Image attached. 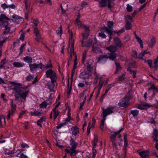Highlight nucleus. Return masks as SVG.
I'll return each mask as SVG.
<instances>
[{"label": "nucleus", "instance_id": "obj_53", "mask_svg": "<svg viewBox=\"0 0 158 158\" xmlns=\"http://www.w3.org/2000/svg\"><path fill=\"white\" fill-rule=\"evenodd\" d=\"M152 89H154L157 92H158V88L153 85H151V87L148 89V90H150Z\"/></svg>", "mask_w": 158, "mask_h": 158}, {"label": "nucleus", "instance_id": "obj_28", "mask_svg": "<svg viewBox=\"0 0 158 158\" xmlns=\"http://www.w3.org/2000/svg\"><path fill=\"white\" fill-rule=\"evenodd\" d=\"M153 140L156 142H157L158 140V131L155 129L154 130L153 133Z\"/></svg>", "mask_w": 158, "mask_h": 158}, {"label": "nucleus", "instance_id": "obj_29", "mask_svg": "<svg viewBox=\"0 0 158 158\" xmlns=\"http://www.w3.org/2000/svg\"><path fill=\"white\" fill-rule=\"evenodd\" d=\"M24 2L25 4V8L27 12H28L30 8V2L29 0H24Z\"/></svg>", "mask_w": 158, "mask_h": 158}, {"label": "nucleus", "instance_id": "obj_11", "mask_svg": "<svg viewBox=\"0 0 158 158\" xmlns=\"http://www.w3.org/2000/svg\"><path fill=\"white\" fill-rule=\"evenodd\" d=\"M97 62L100 64L105 63L108 59V56L106 55L99 56L97 58Z\"/></svg>", "mask_w": 158, "mask_h": 158}, {"label": "nucleus", "instance_id": "obj_36", "mask_svg": "<svg viewBox=\"0 0 158 158\" xmlns=\"http://www.w3.org/2000/svg\"><path fill=\"white\" fill-rule=\"evenodd\" d=\"M105 30L106 31V32L108 33L109 35V40H110L112 38L111 35L112 34L113 32V29L112 28L110 29H107V28H106Z\"/></svg>", "mask_w": 158, "mask_h": 158}, {"label": "nucleus", "instance_id": "obj_9", "mask_svg": "<svg viewBox=\"0 0 158 158\" xmlns=\"http://www.w3.org/2000/svg\"><path fill=\"white\" fill-rule=\"evenodd\" d=\"M29 66L30 68V70L31 71H33L36 70L37 69H42L43 67V64L42 63H39L38 64H36V63L33 64H29Z\"/></svg>", "mask_w": 158, "mask_h": 158}, {"label": "nucleus", "instance_id": "obj_57", "mask_svg": "<svg viewBox=\"0 0 158 158\" xmlns=\"http://www.w3.org/2000/svg\"><path fill=\"white\" fill-rule=\"evenodd\" d=\"M89 32H85L84 33H82V35L83 36V39L84 40L86 39L87 38L88 36L89 35Z\"/></svg>", "mask_w": 158, "mask_h": 158}, {"label": "nucleus", "instance_id": "obj_2", "mask_svg": "<svg viewBox=\"0 0 158 158\" xmlns=\"http://www.w3.org/2000/svg\"><path fill=\"white\" fill-rule=\"evenodd\" d=\"M12 83L14 86L13 90L17 94V95H20L21 99L25 101L30 92L29 90H28L23 92L22 90V85L19 83H15L14 82Z\"/></svg>", "mask_w": 158, "mask_h": 158}, {"label": "nucleus", "instance_id": "obj_35", "mask_svg": "<svg viewBox=\"0 0 158 158\" xmlns=\"http://www.w3.org/2000/svg\"><path fill=\"white\" fill-rule=\"evenodd\" d=\"M103 28H102L101 29L100 31H101V32L99 33H98L99 35L101 37H102L103 38H105L106 36V35L104 34V32H106V30H102Z\"/></svg>", "mask_w": 158, "mask_h": 158}, {"label": "nucleus", "instance_id": "obj_15", "mask_svg": "<svg viewBox=\"0 0 158 158\" xmlns=\"http://www.w3.org/2000/svg\"><path fill=\"white\" fill-rule=\"evenodd\" d=\"M149 152L148 151H142L139 152V155L142 158H148Z\"/></svg>", "mask_w": 158, "mask_h": 158}, {"label": "nucleus", "instance_id": "obj_40", "mask_svg": "<svg viewBox=\"0 0 158 158\" xmlns=\"http://www.w3.org/2000/svg\"><path fill=\"white\" fill-rule=\"evenodd\" d=\"M94 75L95 77L94 78V84L96 85L98 82V79H99V77H100L99 76V75L97 73H95Z\"/></svg>", "mask_w": 158, "mask_h": 158}, {"label": "nucleus", "instance_id": "obj_44", "mask_svg": "<svg viewBox=\"0 0 158 158\" xmlns=\"http://www.w3.org/2000/svg\"><path fill=\"white\" fill-rule=\"evenodd\" d=\"M49 105L48 102L46 101H44L40 105V108H46L47 105Z\"/></svg>", "mask_w": 158, "mask_h": 158}, {"label": "nucleus", "instance_id": "obj_31", "mask_svg": "<svg viewBox=\"0 0 158 158\" xmlns=\"http://www.w3.org/2000/svg\"><path fill=\"white\" fill-rule=\"evenodd\" d=\"M46 118L45 117L43 116L40 118L39 120L37 121V124L40 126L41 127H42V126L41 123H43L45 121Z\"/></svg>", "mask_w": 158, "mask_h": 158}, {"label": "nucleus", "instance_id": "obj_58", "mask_svg": "<svg viewBox=\"0 0 158 158\" xmlns=\"http://www.w3.org/2000/svg\"><path fill=\"white\" fill-rule=\"evenodd\" d=\"M124 148L123 150L124 152L126 153V147L128 145V141L127 140H124Z\"/></svg>", "mask_w": 158, "mask_h": 158}, {"label": "nucleus", "instance_id": "obj_14", "mask_svg": "<svg viewBox=\"0 0 158 158\" xmlns=\"http://www.w3.org/2000/svg\"><path fill=\"white\" fill-rule=\"evenodd\" d=\"M34 31L36 36V40L38 42L40 41L42 39V38L39 30L37 28H35L34 29Z\"/></svg>", "mask_w": 158, "mask_h": 158}, {"label": "nucleus", "instance_id": "obj_3", "mask_svg": "<svg viewBox=\"0 0 158 158\" xmlns=\"http://www.w3.org/2000/svg\"><path fill=\"white\" fill-rule=\"evenodd\" d=\"M3 25L4 26L5 31L3 32L2 35L0 37V47L2 46L3 43L6 41L8 37L6 36V34H8L10 31V27L8 22L6 21H4L3 23Z\"/></svg>", "mask_w": 158, "mask_h": 158}, {"label": "nucleus", "instance_id": "obj_55", "mask_svg": "<svg viewBox=\"0 0 158 158\" xmlns=\"http://www.w3.org/2000/svg\"><path fill=\"white\" fill-rule=\"evenodd\" d=\"M131 24L129 22H127L126 24V28L127 30H129L131 28Z\"/></svg>", "mask_w": 158, "mask_h": 158}, {"label": "nucleus", "instance_id": "obj_32", "mask_svg": "<svg viewBox=\"0 0 158 158\" xmlns=\"http://www.w3.org/2000/svg\"><path fill=\"white\" fill-rule=\"evenodd\" d=\"M106 49L109 51L114 53L117 50V47L114 46H110L109 47H107Z\"/></svg>", "mask_w": 158, "mask_h": 158}, {"label": "nucleus", "instance_id": "obj_42", "mask_svg": "<svg viewBox=\"0 0 158 158\" xmlns=\"http://www.w3.org/2000/svg\"><path fill=\"white\" fill-rule=\"evenodd\" d=\"M56 33L58 35H60L61 37V34H62V26L61 25L58 28V29L56 31Z\"/></svg>", "mask_w": 158, "mask_h": 158}, {"label": "nucleus", "instance_id": "obj_7", "mask_svg": "<svg viewBox=\"0 0 158 158\" xmlns=\"http://www.w3.org/2000/svg\"><path fill=\"white\" fill-rule=\"evenodd\" d=\"M90 75V73L86 71L81 70L79 77L81 79L84 80L85 82L86 80L89 78Z\"/></svg>", "mask_w": 158, "mask_h": 158}, {"label": "nucleus", "instance_id": "obj_43", "mask_svg": "<svg viewBox=\"0 0 158 158\" xmlns=\"http://www.w3.org/2000/svg\"><path fill=\"white\" fill-rule=\"evenodd\" d=\"M53 111L54 112V119H55L59 115V112L58 110H55V109H53Z\"/></svg>", "mask_w": 158, "mask_h": 158}, {"label": "nucleus", "instance_id": "obj_34", "mask_svg": "<svg viewBox=\"0 0 158 158\" xmlns=\"http://www.w3.org/2000/svg\"><path fill=\"white\" fill-rule=\"evenodd\" d=\"M24 61L28 63H31L32 62V59L31 57L29 56H26L23 58Z\"/></svg>", "mask_w": 158, "mask_h": 158}, {"label": "nucleus", "instance_id": "obj_47", "mask_svg": "<svg viewBox=\"0 0 158 158\" xmlns=\"http://www.w3.org/2000/svg\"><path fill=\"white\" fill-rule=\"evenodd\" d=\"M6 19L7 20H9V19L5 15L1 14L0 17V21H2V20Z\"/></svg>", "mask_w": 158, "mask_h": 158}, {"label": "nucleus", "instance_id": "obj_54", "mask_svg": "<svg viewBox=\"0 0 158 158\" xmlns=\"http://www.w3.org/2000/svg\"><path fill=\"white\" fill-rule=\"evenodd\" d=\"M126 74V73H124L121 76H119L118 77V79L119 81H122L125 79V76Z\"/></svg>", "mask_w": 158, "mask_h": 158}, {"label": "nucleus", "instance_id": "obj_56", "mask_svg": "<svg viewBox=\"0 0 158 158\" xmlns=\"http://www.w3.org/2000/svg\"><path fill=\"white\" fill-rule=\"evenodd\" d=\"M5 64V60H2L0 63V69L4 67V64Z\"/></svg>", "mask_w": 158, "mask_h": 158}, {"label": "nucleus", "instance_id": "obj_62", "mask_svg": "<svg viewBox=\"0 0 158 158\" xmlns=\"http://www.w3.org/2000/svg\"><path fill=\"white\" fill-rule=\"evenodd\" d=\"M66 125V122H65L63 123H61L59 124L57 126V128L58 129H60L63 126Z\"/></svg>", "mask_w": 158, "mask_h": 158}, {"label": "nucleus", "instance_id": "obj_33", "mask_svg": "<svg viewBox=\"0 0 158 158\" xmlns=\"http://www.w3.org/2000/svg\"><path fill=\"white\" fill-rule=\"evenodd\" d=\"M30 114L32 116H40L42 113L39 111L35 110L34 112H30Z\"/></svg>", "mask_w": 158, "mask_h": 158}, {"label": "nucleus", "instance_id": "obj_24", "mask_svg": "<svg viewBox=\"0 0 158 158\" xmlns=\"http://www.w3.org/2000/svg\"><path fill=\"white\" fill-rule=\"evenodd\" d=\"M23 18L17 15H13L12 17V20L14 22H15L16 23H19L21 19Z\"/></svg>", "mask_w": 158, "mask_h": 158}, {"label": "nucleus", "instance_id": "obj_23", "mask_svg": "<svg viewBox=\"0 0 158 158\" xmlns=\"http://www.w3.org/2000/svg\"><path fill=\"white\" fill-rule=\"evenodd\" d=\"M12 64L14 67L17 68H21L25 66V64L23 62H15Z\"/></svg>", "mask_w": 158, "mask_h": 158}, {"label": "nucleus", "instance_id": "obj_17", "mask_svg": "<svg viewBox=\"0 0 158 158\" xmlns=\"http://www.w3.org/2000/svg\"><path fill=\"white\" fill-rule=\"evenodd\" d=\"M114 41L115 45L118 47H121L123 45V43L119 38L118 37H114Z\"/></svg>", "mask_w": 158, "mask_h": 158}, {"label": "nucleus", "instance_id": "obj_38", "mask_svg": "<svg viewBox=\"0 0 158 158\" xmlns=\"http://www.w3.org/2000/svg\"><path fill=\"white\" fill-rule=\"evenodd\" d=\"M127 70L129 71L131 74H132L134 78H135L136 77L135 75L136 74V72L135 71L131 70V69L130 68H127Z\"/></svg>", "mask_w": 158, "mask_h": 158}, {"label": "nucleus", "instance_id": "obj_64", "mask_svg": "<svg viewBox=\"0 0 158 158\" xmlns=\"http://www.w3.org/2000/svg\"><path fill=\"white\" fill-rule=\"evenodd\" d=\"M33 23L34 24V25L33 26L34 27H36L39 23V21L38 19L34 20Z\"/></svg>", "mask_w": 158, "mask_h": 158}, {"label": "nucleus", "instance_id": "obj_12", "mask_svg": "<svg viewBox=\"0 0 158 158\" xmlns=\"http://www.w3.org/2000/svg\"><path fill=\"white\" fill-rule=\"evenodd\" d=\"M151 106L148 104L144 102L142 103L139 104L137 106L138 109L141 110H144L147 109Z\"/></svg>", "mask_w": 158, "mask_h": 158}, {"label": "nucleus", "instance_id": "obj_52", "mask_svg": "<svg viewBox=\"0 0 158 158\" xmlns=\"http://www.w3.org/2000/svg\"><path fill=\"white\" fill-rule=\"evenodd\" d=\"M72 89V88L71 85H70V86H69V84L68 85V89H67V90H68L67 94H68V97H69L71 94Z\"/></svg>", "mask_w": 158, "mask_h": 158}, {"label": "nucleus", "instance_id": "obj_39", "mask_svg": "<svg viewBox=\"0 0 158 158\" xmlns=\"http://www.w3.org/2000/svg\"><path fill=\"white\" fill-rule=\"evenodd\" d=\"M130 113L134 117H135L138 115L139 111L137 110H131Z\"/></svg>", "mask_w": 158, "mask_h": 158}, {"label": "nucleus", "instance_id": "obj_10", "mask_svg": "<svg viewBox=\"0 0 158 158\" xmlns=\"http://www.w3.org/2000/svg\"><path fill=\"white\" fill-rule=\"evenodd\" d=\"M69 33L70 35L69 42V47H70V51H73L74 48V41L73 39V33L71 30H69Z\"/></svg>", "mask_w": 158, "mask_h": 158}, {"label": "nucleus", "instance_id": "obj_1", "mask_svg": "<svg viewBox=\"0 0 158 158\" xmlns=\"http://www.w3.org/2000/svg\"><path fill=\"white\" fill-rule=\"evenodd\" d=\"M46 77L49 78L51 80V81L47 83L48 88L51 92H54V88L57 78V74L53 69H50L46 72Z\"/></svg>", "mask_w": 158, "mask_h": 158}, {"label": "nucleus", "instance_id": "obj_50", "mask_svg": "<svg viewBox=\"0 0 158 158\" xmlns=\"http://www.w3.org/2000/svg\"><path fill=\"white\" fill-rule=\"evenodd\" d=\"M156 42L155 39L154 37L152 38L149 44V46H152L153 45L155 44Z\"/></svg>", "mask_w": 158, "mask_h": 158}, {"label": "nucleus", "instance_id": "obj_21", "mask_svg": "<svg viewBox=\"0 0 158 158\" xmlns=\"http://www.w3.org/2000/svg\"><path fill=\"white\" fill-rule=\"evenodd\" d=\"M99 79H100V80L99 81L98 85L97 87H96L94 88V90L96 89L97 88L99 89H101L104 84L105 80L103 79L102 77H99Z\"/></svg>", "mask_w": 158, "mask_h": 158}, {"label": "nucleus", "instance_id": "obj_5", "mask_svg": "<svg viewBox=\"0 0 158 158\" xmlns=\"http://www.w3.org/2000/svg\"><path fill=\"white\" fill-rule=\"evenodd\" d=\"M115 106H110L106 109H103V117L106 118V117L108 115L110 114L113 112V110L115 107Z\"/></svg>", "mask_w": 158, "mask_h": 158}, {"label": "nucleus", "instance_id": "obj_18", "mask_svg": "<svg viewBox=\"0 0 158 158\" xmlns=\"http://www.w3.org/2000/svg\"><path fill=\"white\" fill-rule=\"evenodd\" d=\"M91 60H89L88 61L87 63L85 66L86 68L87 69V70L88 73H90L92 70V64Z\"/></svg>", "mask_w": 158, "mask_h": 158}, {"label": "nucleus", "instance_id": "obj_8", "mask_svg": "<svg viewBox=\"0 0 158 158\" xmlns=\"http://www.w3.org/2000/svg\"><path fill=\"white\" fill-rule=\"evenodd\" d=\"M130 97L126 95L124 98L121 100L118 103V105L121 107L125 106L129 104Z\"/></svg>", "mask_w": 158, "mask_h": 158}, {"label": "nucleus", "instance_id": "obj_45", "mask_svg": "<svg viewBox=\"0 0 158 158\" xmlns=\"http://www.w3.org/2000/svg\"><path fill=\"white\" fill-rule=\"evenodd\" d=\"M106 118H103L101 121V123L100 126V127L102 130H103L105 122L106 120Z\"/></svg>", "mask_w": 158, "mask_h": 158}, {"label": "nucleus", "instance_id": "obj_30", "mask_svg": "<svg viewBox=\"0 0 158 158\" xmlns=\"http://www.w3.org/2000/svg\"><path fill=\"white\" fill-rule=\"evenodd\" d=\"M135 36L136 39L137 40V41L140 44V47L141 48H143V41L141 40L140 38L136 34L135 32H134Z\"/></svg>", "mask_w": 158, "mask_h": 158}, {"label": "nucleus", "instance_id": "obj_26", "mask_svg": "<svg viewBox=\"0 0 158 158\" xmlns=\"http://www.w3.org/2000/svg\"><path fill=\"white\" fill-rule=\"evenodd\" d=\"M114 25V22L113 21H108L107 22V27H104L103 28L102 30H105V28H107V29H110L112 28L113 31V27Z\"/></svg>", "mask_w": 158, "mask_h": 158}, {"label": "nucleus", "instance_id": "obj_60", "mask_svg": "<svg viewBox=\"0 0 158 158\" xmlns=\"http://www.w3.org/2000/svg\"><path fill=\"white\" fill-rule=\"evenodd\" d=\"M127 10L128 12H131L132 10V7L128 4L127 5Z\"/></svg>", "mask_w": 158, "mask_h": 158}, {"label": "nucleus", "instance_id": "obj_59", "mask_svg": "<svg viewBox=\"0 0 158 158\" xmlns=\"http://www.w3.org/2000/svg\"><path fill=\"white\" fill-rule=\"evenodd\" d=\"M145 62H147L150 68L152 67V61L151 60H145Z\"/></svg>", "mask_w": 158, "mask_h": 158}, {"label": "nucleus", "instance_id": "obj_13", "mask_svg": "<svg viewBox=\"0 0 158 158\" xmlns=\"http://www.w3.org/2000/svg\"><path fill=\"white\" fill-rule=\"evenodd\" d=\"M116 135L114 134H112L110 137V141L112 143V146L113 147L116 148L117 149V143H116Z\"/></svg>", "mask_w": 158, "mask_h": 158}, {"label": "nucleus", "instance_id": "obj_25", "mask_svg": "<svg viewBox=\"0 0 158 158\" xmlns=\"http://www.w3.org/2000/svg\"><path fill=\"white\" fill-rule=\"evenodd\" d=\"M108 58L112 60L115 61L116 59L117 54L113 52L108 54Z\"/></svg>", "mask_w": 158, "mask_h": 158}, {"label": "nucleus", "instance_id": "obj_61", "mask_svg": "<svg viewBox=\"0 0 158 158\" xmlns=\"http://www.w3.org/2000/svg\"><path fill=\"white\" fill-rule=\"evenodd\" d=\"M34 78V77L31 74L29 75L27 77L26 80L28 81H29Z\"/></svg>", "mask_w": 158, "mask_h": 158}, {"label": "nucleus", "instance_id": "obj_41", "mask_svg": "<svg viewBox=\"0 0 158 158\" xmlns=\"http://www.w3.org/2000/svg\"><path fill=\"white\" fill-rule=\"evenodd\" d=\"M115 64L116 65V68L115 73H117L118 71L121 70V68L119 63H117L116 62H115Z\"/></svg>", "mask_w": 158, "mask_h": 158}, {"label": "nucleus", "instance_id": "obj_16", "mask_svg": "<svg viewBox=\"0 0 158 158\" xmlns=\"http://www.w3.org/2000/svg\"><path fill=\"white\" fill-rule=\"evenodd\" d=\"M71 130L72 132V134L73 135L76 136L79 134V129L76 126L73 127L71 128Z\"/></svg>", "mask_w": 158, "mask_h": 158}, {"label": "nucleus", "instance_id": "obj_63", "mask_svg": "<svg viewBox=\"0 0 158 158\" xmlns=\"http://www.w3.org/2000/svg\"><path fill=\"white\" fill-rule=\"evenodd\" d=\"M75 22L76 24L79 27H81L82 26V24L81 22L78 19H76L75 20Z\"/></svg>", "mask_w": 158, "mask_h": 158}, {"label": "nucleus", "instance_id": "obj_27", "mask_svg": "<svg viewBox=\"0 0 158 158\" xmlns=\"http://www.w3.org/2000/svg\"><path fill=\"white\" fill-rule=\"evenodd\" d=\"M92 51L96 53H102V50L94 44L92 46Z\"/></svg>", "mask_w": 158, "mask_h": 158}, {"label": "nucleus", "instance_id": "obj_22", "mask_svg": "<svg viewBox=\"0 0 158 158\" xmlns=\"http://www.w3.org/2000/svg\"><path fill=\"white\" fill-rule=\"evenodd\" d=\"M70 145L71 146V149H76L78 144L73 139L71 138L70 140Z\"/></svg>", "mask_w": 158, "mask_h": 158}, {"label": "nucleus", "instance_id": "obj_49", "mask_svg": "<svg viewBox=\"0 0 158 158\" xmlns=\"http://www.w3.org/2000/svg\"><path fill=\"white\" fill-rule=\"evenodd\" d=\"M75 149H70V150L71 151L70 152V154L71 156H75L77 153V152Z\"/></svg>", "mask_w": 158, "mask_h": 158}, {"label": "nucleus", "instance_id": "obj_48", "mask_svg": "<svg viewBox=\"0 0 158 158\" xmlns=\"http://www.w3.org/2000/svg\"><path fill=\"white\" fill-rule=\"evenodd\" d=\"M52 94H51L49 97V98L46 100L47 102H48V104H51L52 101Z\"/></svg>", "mask_w": 158, "mask_h": 158}, {"label": "nucleus", "instance_id": "obj_19", "mask_svg": "<svg viewBox=\"0 0 158 158\" xmlns=\"http://www.w3.org/2000/svg\"><path fill=\"white\" fill-rule=\"evenodd\" d=\"M93 40H89L87 42H84L83 40L82 42L81 46L82 47L85 46L86 47H89L92 44Z\"/></svg>", "mask_w": 158, "mask_h": 158}, {"label": "nucleus", "instance_id": "obj_6", "mask_svg": "<svg viewBox=\"0 0 158 158\" xmlns=\"http://www.w3.org/2000/svg\"><path fill=\"white\" fill-rule=\"evenodd\" d=\"M10 102L11 110L9 111L7 117V119H9L10 118V116L13 115L16 110V105L13 104V100L12 99H10Z\"/></svg>", "mask_w": 158, "mask_h": 158}, {"label": "nucleus", "instance_id": "obj_51", "mask_svg": "<svg viewBox=\"0 0 158 158\" xmlns=\"http://www.w3.org/2000/svg\"><path fill=\"white\" fill-rule=\"evenodd\" d=\"M43 67H42V69L43 68H45L47 69H48L50 68H52V64L50 63L49 64H47L45 65H43Z\"/></svg>", "mask_w": 158, "mask_h": 158}, {"label": "nucleus", "instance_id": "obj_37", "mask_svg": "<svg viewBox=\"0 0 158 158\" xmlns=\"http://www.w3.org/2000/svg\"><path fill=\"white\" fill-rule=\"evenodd\" d=\"M123 130V128H121L118 131L114 132V134H115L116 135H118V138L120 139V140L121 141H122L123 140L121 138V136L120 134V133L121 132V131H122Z\"/></svg>", "mask_w": 158, "mask_h": 158}, {"label": "nucleus", "instance_id": "obj_46", "mask_svg": "<svg viewBox=\"0 0 158 158\" xmlns=\"http://www.w3.org/2000/svg\"><path fill=\"white\" fill-rule=\"evenodd\" d=\"M98 141V137L97 136H95L94 139L92 141V145L94 147H95L96 146L97 143Z\"/></svg>", "mask_w": 158, "mask_h": 158}, {"label": "nucleus", "instance_id": "obj_4", "mask_svg": "<svg viewBox=\"0 0 158 158\" xmlns=\"http://www.w3.org/2000/svg\"><path fill=\"white\" fill-rule=\"evenodd\" d=\"M74 48H73V51H70V60H72V58H73L74 59V66L73 69L72 71L71 75L72 77L71 78H73V76L75 73V69L77 68V55L76 53L74 52Z\"/></svg>", "mask_w": 158, "mask_h": 158}, {"label": "nucleus", "instance_id": "obj_20", "mask_svg": "<svg viewBox=\"0 0 158 158\" xmlns=\"http://www.w3.org/2000/svg\"><path fill=\"white\" fill-rule=\"evenodd\" d=\"M110 0H101L99 3L98 6L100 7H105L107 6V2Z\"/></svg>", "mask_w": 158, "mask_h": 158}]
</instances>
